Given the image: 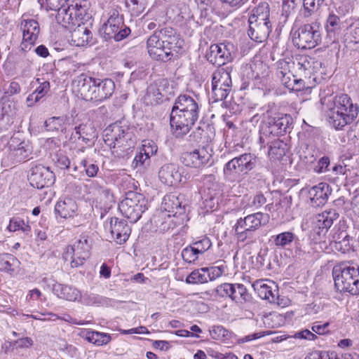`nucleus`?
<instances>
[{
  "mask_svg": "<svg viewBox=\"0 0 359 359\" xmlns=\"http://www.w3.org/2000/svg\"><path fill=\"white\" fill-rule=\"evenodd\" d=\"M146 44L151 59L167 62L179 57L184 51V41L172 27H158L148 37Z\"/></svg>",
  "mask_w": 359,
  "mask_h": 359,
  "instance_id": "nucleus-1",
  "label": "nucleus"
},
{
  "mask_svg": "<svg viewBox=\"0 0 359 359\" xmlns=\"http://www.w3.org/2000/svg\"><path fill=\"white\" fill-rule=\"evenodd\" d=\"M198 104L190 95H180L170 115L171 129L177 135H187L198 118Z\"/></svg>",
  "mask_w": 359,
  "mask_h": 359,
  "instance_id": "nucleus-2",
  "label": "nucleus"
},
{
  "mask_svg": "<svg viewBox=\"0 0 359 359\" xmlns=\"http://www.w3.org/2000/svg\"><path fill=\"white\" fill-rule=\"evenodd\" d=\"M328 110L330 124L335 129L341 130L357 118L359 106L347 94H340L335 95V100Z\"/></svg>",
  "mask_w": 359,
  "mask_h": 359,
  "instance_id": "nucleus-3",
  "label": "nucleus"
},
{
  "mask_svg": "<svg viewBox=\"0 0 359 359\" xmlns=\"http://www.w3.org/2000/svg\"><path fill=\"white\" fill-rule=\"evenodd\" d=\"M212 152L208 136H194L189 149L182 153L180 161L186 167L201 169L209 163Z\"/></svg>",
  "mask_w": 359,
  "mask_h": 359,
  "instance_id": "nucleus-4",
  "label": "nucleus"
},
{
  "mask_svg": "<svg viewBox=\"0 0 359 359\" xmlns=\"http://www.w3.org/2000/svg\"><path fill=\"white\" fill-rule=\"evenodd\" d=\"M332 276L338 290L359 294V266L337 264L333 267Z\"/></svg>",
  "mask_w": 359,
  "mask_h": 359,
  "instance_id": "nucleus-5",
  "label": "nucleus"
},
{
  "mask_svg": "<svg viewBox=\"0 0 359 359\" xmlns=\"http://www.w3.org/2000/svg\"><path fill=\"white\" fill-rule=\"evenodd\" d=\"M148 209V200L144 194L129 191L118 204L121 215L131 223H136Z\"/></svg>",
  "mask_w": 359,
  "mask_h": 359,
  "instance_id": "nucleus-6",
  "label": "nucleus"
},
{
  "mask_svg": "<svg viewBox=\"0 0 359 359\" xmlns=\"http://www.w3.org/2000/svg\"><path fill=\"white\" fill-rule=\"evenodd\" d=\"M269 221V216L261 212L250 214L237 219L233 226L234 236L238 243H244L252 238L253 233Z\"/></svg>",
  "mask_w": 359,
  "mask_h": 359,
  "instance_id": "nucleus-7",
  "label": "nucleus"
},
{
  "mask_svg": "<svg viewBox=\"0 0 359 359\" xmlns=\"http://www.w3.org/2000/svg\"><path fill=\"white\" fill-rule=\"evenodd\" d=\"M130 32V29L124 24L123 15H120L116 8L109 11L107 20L99 29L100 36L105 41L114 39L115 41H121Z\"/></svg>",
  "mask_w": 359,
  "mask_h": 359,
  "instance_id": "nucleus-8",
  "label": "nucleus"
},
{
  "mask_svg": "<svg viewBox=\"0 0 359 359\" xmlns=\"http://www.w3.org/2000/svg\"><path fill=\"white\" fill-rule=\"evenodd\" d=\"M90 245L86 236L72 241L65 248L62 257L71 268L83 266L90 256Z\"/></svg>",
  "mask_w": 359,
  "mask_h": 359,
  "instance_id": "nucleus-9",
  "label": "nucleus"
},
{
  "mask_svg": "<svg viewBox=\"0 0 359 359\" xmlns=\"http://www.w3.org/2000/svg\"><path fill=\"white\" fill-rule=\"evenodd\" d=\"M88 4L86 0H71L67 8L57 10V22L65 28H70L81 22L87 14Z\"/></svg>",
  "mask_w": 359,
  "mask_h": 359,
  "instance_id": "nucleus-10",
  "label": "nucleus"
},
{
  "mask_svg": "<svg viewBox=\"0 0 359 359\" xmlns=\"http://www.w3.org/2000/svg\"><path fill=\"white\" fill-rule=\"evenodd\" d=\"M321 29L318 20L304 24L294 33L292 41L298 48H313L321 42Z\"/></svg>",
  "mask_w": 359,
  "mask_h": 359,
  "instance_id": "nucleus-11",
  "label": "nucleus"
},
{
  "mask_svg": "<svg viewBox=\"0 0 359 359\" xmlns=\"http://www.w3.org/2000/svg\"><path fill=\"white\" fill-rule=\"evenodd\" d=\"M232 81L229 68H220L212 76V102L224 100L231 91Z\"/></svg>",
  "mask_w": 359,
  "mask_h": 359,
  "instance_id": "nucleus-12",
  "label": "nucleus"
},
{
  "mask_svg": "<svg viewBox=\"0 0 359 359\" xmlns=\"http://www.w3.org/2000/svg\"><path fill=\"white\" fill-rule=\"evenodd\" d=\"M339 217V213L334 209L325 210L315 217L313 232L311 233L315 243H325V236L334 222Z\"/></svg>",
  "mask_w": 359,
  "mask_h": 359,
  "instance_id": "nucleus-13",
  "label": "nucleus"
},
{
  "mask_svg": "<svg viewBox=\"0 0 359 359\" xmlns=\"http://www.w3.org/2000/svg\"><path fill=\"white\" fill-rule=\"evenodd\" d=\"M235 51V46L231 42L212 44L206 53L205 57L212 65L222 66L233 59Z\"/></svg>",
  "mask_w": 359,
  "mask_h": 359,
  "instance_id": "nucleus-14",
  "label": "nucleus"
},
{
  "mask_svg": "<svg viewBox=\"0 0 359 359\" xmlns=\"http://www.w3.org/2000/svg\"><path fill=\"white\" fill-rule=\"evenodd\" d=\"M250 154H244L233 158L227 162L224 167V174L229 180H235L241 175L247 174L254 167Z\"/></svg>",
  "mask_w": 359,
  "mask_h": 359,
  "instance_id": "nucleus-15",
  "label": "nucleus"
},
{
  "mask_svg": "<svg viewBox=\"0 0 359 359\" xmlns=\"http://www.w3.org/2000/svg\"><path fill=\"white\" fill-rule=\"evenodd\" d=\"M22 32V41L20 45V50L25 53L35 44L39 32V22L34 19L22 20L20 23Z\"/></svg>",
  "mask_w": 359,
  "mask_h": 359,
  "instance_id": "nucleus-16",
  "label": "nucleus"
},
{
  "mask_svg": "<svg viewBox=\"0 0 359 359\" xmlns=\"http://www.w3.org/2000/svg\"><path fill=\"white\" fill-rule=\"evenodd\" d=\"M8 146L10 155L15 162H23L29 159L32 154L33 147L29 140H21L17 136H11Z\"/></svg>",
  "mask_w": 359,
  "mask_h": 359,
  "instance_id": "nucleus-17",
  "label": "nucleus"
},
{
  "mask_svg": "<svg viewBox=\"0 0 359 359\" xmlns=\"http://www.w3.org/2000/svg\"><path fill=\"white\" fill-rule=\"evenodd\" d=\"M252 287L257 295L262 299L272 304L280 305L278 285L273 280L259 279L252 283Z\"/></svg>",
  "mask_w": 359,
  "mask_h": 359,
  "instance_id": "nucleus-18",
  "label": "nucleus"
},
{
  "mask_svg": "<svg viewBox=\"0 0 359 359\" xmlns=\"http://www.w3.org/2000/svg\"><path fill=\"white\" fill-rule=\"evenodd\" d=\"M96 82L97 78L81 74L74 79L72 83L77 88L83 100L96 102Z\"/></svg>",
  "mask_w": 359,
  "mask_h": 359,
  "instance_id": "nucleus-19",
  "label": "nucleus"
},
{
  "mask_svg": "<svg viewBox=\"0 0 359 359\" xmlns=\"http://www.w3.org/2000/svg\"><path fill=\"white\" fill-rule=\"evenodd\" d=\"M110 232L114 241L117 244L123 245L128 240L131 233V228L126 221L117 217H111Z\"/></svg>",
  "mask_w": 359,
  "mask_h": 359,
  "instance_id": "nucleus-20",
  "label": "nucleus"
},
{
  "mask_svg": "<svg viewBox=\"0 0 359 359\" xmlns=\"http://www.w3.org/2000/svg\"><path fill=\"white\" fill-rule=\"evenodd\" d=\"M169 83L166 79H158L147 88V97L151 104H158L168 99Z\"/></svg>",
  "mask_w": 359,
  "mask_h": 359,
  "instance_id": "nucleus-21",
  "label": "nucleus"
},
{
  "mask_svg": "<svg viewBox=\"0 0 359 359\" xmlns=\"http://www.w3.org/2000/svg\"><path fill=\"white\" fill-rule=\"evenodd\" d=\"M293 65L301 73L307 76L316 72V69L321 67V62L307 55L297 54L293 58Z\"/></svg>",
  "mask_w": 359,
  "mask_h": 359,
  "instance_id": "nucleus-22",
  "label": "nucleus"
},
{
  "mask_svg": "<svg viewBox=\"0 0 359 359\" xmlns=\"http://www.w3.org/2000/svg\"><path fill=\"white\" fill-rule=\"evenodd\" d=\"M249 29L248 34L250 38L258 43L265 41L272 30L271 21L264 22H248Z\"/></svg>",
  "mask_w": 359,
  "mask_h": 359,
  "instance_id": "nucleus-23",
  "label": "nucleus"
},
{
  "mask_svg": "<svg viewBox=\"0 0 359 359\" xmlns=\"http://www.w3.org/2000/svg\"><path fill=\"white\" fill-rule=\"evenodd\" d=\"M53 292L58 298L69 302L79 301L82 297L81 292L76 287L58 283L53 285Z\"/></svg>",
  "mask_w": 359,
  "mask_h": 359,
  "instance_id": "nucleus-24",
  "label": "nucleus"
},
{
  "mask_svg": "<svg viewBox=\"0 0 359 359\" xmlns=\"http://www.w3.org/2000/svg\"><path fill=\"white\" fill-rule=\"evenodd\" d=\"M331 191L325 182H320L313 187L309 191L311 203L314 206L323 205L327 201Z\"/></svg>",
  "mask_w": 359,
  "mask_h": 359,
  "instance_id": "nucleus-25",
  "label": "nucleus"
},
{
  "mask_svg": "<svg viewBox=\"0 0 359 359\" xmlns=\"http://www.w3.org/2000/svg\"><path fill=\"white\" fill-rule=\"evenodd\" d=\"M78 205L71 198L60 199L55 205V212L61 218L68 219L76 215Z\"/></svg>",
  "mask_w": 359,
  "mask_h": 359,
  "instance_id": "nucleus-26",
  "label": "nucleus"
},
{
  "mask_svg": "<svg viewBox=\"0 0 359 359\" xmlns=\"http://www.w3.org/2000/svg\"><path fill=\"white\" fill-rule=\"evenodd\" d=\"M160 180L168 186H176L181 181V174L172 164L164 165L158 172Z\"/></svg>",
  "mask_w": 359,
  "mask_h": 359,
  "instance_id": "nucleus-27",
  "label": "nucleus"
},
{
  "mask_svg": "<svg viewBox=\"0 0 359 359\" xmlns=\"http://www.w3.org/2000/svg\"><path fill=\"white\" fill-rule=\"evenodd\" d=\"M96 102H101L111 96L115 88L114 82L110 79H97Z\"/></svg>",
  "mask_w": 359,
  "mask_h": 359,
  "instance_id": "nucleus-28",
  "label": "nucleus"
},
{
  "mask_svg": "<svg viewBox=\"0 0 359 359\" xmlns=\"http://www.w3.org/2000/svg\"><path fill=\"white\" fill-rule=\"evenodd\" d=\"M76 25L77 27L72 32V41L76 46H84L91 41L93 34L83 24L81 25L80 22Z\"/></svg>",
  "mask_w": 359,
  "mask_h": 359,
  "instance_id": "nucleus-29",
  "label": "nucleus"
},
{
  "mask_svg": "<svg viewBox=\"0 0 359 359\" xmlns=\"http://www.w3.org/2000/svg\"><path fill=\"white\" fill-rule=\"evenodd\" d=\"M351 237L345 231L338 230L332 236L331 243H334V248L342 252L346 253L350 252L353 246L350 243Z\"/></svg>",
  "mask_w": 359,
  "mask_h": 359,
  "instance_id": "nucleus-30",
  "label": "nucleus"
},
{
  "mask_svg": "<svg viewBox=\"0 0 359 359\" xmlns=\"http://www.w3.org/2000/svg\"><path fill=\"white\" fill-rule=\"evenodd\" d=\"M161 212H167L172 215H180L184 212L178 196L173 194H166L161 203Z\"/></svg>",
  "mask_w": 359,
  "mask_h": 359,
  "instance_id": "nucleus-31",
  "label": "nucleus"
},
{
  "mask_svg": "<svg viewBox=\"0 0 359 359\" xmlns=\"http://www.w3.org/2000/svg\"><path fill=\"white\" fill-rule=\"evenodd\" d=\"M290 62L291 60L290 58H284L279 60L276 63V76L283 86L289 83L292 76L294 77L290 71Z\"/></svg>",
  "mask_w": 359,
  "mask_h": 359,
  "instance_id": "nucleus-32",
  "label": "nucleus"
},
{
  "mask_svg": "<svg viewBox=\"0 0 359 359\" xmlns=\"http://www.w3.org/2000/svg\"><path fill=\"white\" fill-rule=\"evenodd\" d=\"M81 336L85 337L88 342L98 346L107 345L111 340V337L109 334L90 330H83L81 332Z\"/></svg>",
  "mask_w": 359,
  "mask_h": 359,
  "instance_id": "nucleus-33",
  "label": "nucleus"
},
{
  "mask_svg": "<svg viewBox=\"0 0 359 359\" xmlns=\"http://www.w3.org/2000/svg\"><path fill=\"white\" fill-rule=\"evenodd\" d=\"M270 20V8L266 2L260 3L252 9L248 22H264Z\"/></svg>",
  "mask_w": 359,
  "mask_h": 359,
  "instance_id": "nucleus-34",
  "label": "nucleus"
},
{
  "mask_svg": "<svg viewBox=\"0 0 359 359\" xmlns=\"http://www.w3.org/2000/svg\"><path fill=\"white\" fill-rule=\"evenodd\" d=\"M69 124L62 117H51L47 119L44 123V127L46 132L65 133Z\"/></svg>",
  "mask_w": 359,
  "mask_h": 359,
  "instance_id": "nucleus-35",
  "label": "nucleus"
},
{
  "mask_svg": "<svg viewBox=\"0 0 359 359\" xmlns=\"http://www.w3.org/2000/svg\"><path fill=\"white\" fill-rule=\"evenodd\" d=\"M273 128L276 130V135L290 134L293 128L292 116L285 114L277 119L273 118Z\"/></svg>",
  "mask_w": 359,
  "mask_h": 359,
  "instance_id": "nucleus-36",
  "label": "nucleus"
},
{
  "mask_svg": "<svg viewBox=\"0 0 359 359\" xmlns=\"http://www.w3.org/2000/svg\"><path fill=\"white\" fill-rule=\"evenodd\" d=\"M19 264L18 259L11 254L0 255V271L12 275L15 272Z\"/></svg>",
  "mask_w": 359,
  "mask_h": 359,
  "instance_id": "nucleus-37",
  "label": "nucleus"
},
{
  "mask_svg": "<svg viewBox=\"0 0 359 359\" xmlns=\"http://www.w3.org/2000/svg\"><path fill=\"white\" fill-rule=\"evenodd\" d=\"M96 207L100 208H105L114 202V195L112 191L105 187L100 191V193L91 201Z\"/></svg>",
  "mask_w": 359,
  "mask_h": 359,
  "instance_id": "nucleus-38",
  "label": "nucleus"
},
{
  "mask_svg": "<svg viewBox=\"0 0 359 359\" xmlns=\"http://www.w3.org/2000/svg\"><path fill=\"white\" fill-rule=\"evenodd\" d=\"M6 230L11 233L21 231L25 233H29L31 231V226L28 222H25L23 219L13 217L10 219Z\"/></svg>",
  "mask_w": 359,
  "mask_h": 359,
  "instance_id": "nucleus-39",
  "label": "nucleus"
},
{
  "mask_svg": "<svg viewBox=\"0 0 359 359\" xmlns=\"http://www.w3.org/2000/svg\"><path fill=\"white\" fill-rule=\"evenodd\" d=\"M205 267L195 269L186 278V283L189 284H203L208 282Z\"/></svg>",
  "mask_w": 359,
  "mask_h": 359,
  "instance_id": "nucleus-40",
  "label": "nucleus"
},
{
  "mask_svg": "<svg viewBox=\"0 0 359 359\" xmlns=\"http://www.w3.org/2000/svg\"><path fill=\"white\" fill-rule=\"evenodd\" d=\"M231 299L237 303L243 304L249 301L250 294L244 285L241 283L233 284Z\"/></svg>",
  "mask_w": 359,
  "mask_h": 359,
  "instance_id": "nucleus-41",
  "label": "nucleus"
},
{
  "mask_svg": "<svg viewBox=\"0 0 359 359\" xmlns=\"http://www.w3.org/2000/svg\"><path fill=\"white\" fill-rule=\"evenodd\" d=\"M177 215L167 212H161L158 215V222H161L160 227L161 229L163 231L173 229L177 226Z\"/></svg>",
  "mask_w": 359,
  "mask_h": 359,
  "instance_id": "nucleus-42",
  "label": "nucleus"
},
{
  "mask_svg": "<svg viewBox=\"0 0 359 359\" xmlns=\"http://www.w3.org/2000/svg\"><path fill=\"white\" fill-rule=\"evenodd\" d=\"M103 187L104 186L97 180H86V183L84 184V191L88 196V199L92 201Z\"/></svg>",
  "mask_w": 359,
  "mask_h": 359,
  "instance_id": "nucleus-43",
  "label": "nucleus"
},
{
  "mask_svg": "<svg viewBox=\"0 0 359 359\" xmlns=\"http://www.w3.org/2000/svg\"><path fill=\"white\" fill-rule=\"evenodd\" d=\"M341 24L339 17L332 12L327 18L325 28L328 34H334L341 29Z\"/></svg>",
  "mask_w": 359,
  "mask_h": 359,
  "instance_id": "nucleus-44",
  "label": "nucleus"
},
{
  "mask_svg": "<svg viewBox=\"0 0 359 359\" xmlns=\"http://www.w3.org/2000/svg\"><path fill=\"white\" fill-rule=\"evenodd\" d=\"M129 127L126 120L117 121L110 124L104 130L105 135L114 133V135H124L129 133Z\"/></svg>",
  "mask_w": 359,
  "mask_h": 359,
  "instance_id": "nucleus-45",
  "label": "nucleus"
},
{
  "mask_svg": "<svg viewBox=\"0 0 359 359\" xmlns=\"http://www.w3.org/2000/svg\"><path fill=\"white\" fill-rule=\"evenodd\" d=\"M202 256L200 250L196 249L191 243L184 248L182 251L183 260L189 264H194Z\"/></svg>",
  "mask_w": 359,
  "mask_h": 359,
  "instance_id": "nucleus-46",
  "label": "nucleus"
},
{
  "mask_svg": "<svg viewBox=\"0 0 359 359\" xmlns=\"http://www.w3.org/2000/svg\"><path fill=\"white\" fill-rule=\"evenodd\" d=\"M346 40L350 43H359V20L348 25L345 33Z\"/></svg>",
  "mask_w": 359,
  "mask_h": 359,
  "instance_id": "nucleus-47",
  "label": "nucleus"
},
{
  "mask_svg": "<svg viewBox=\"0 0 359 359\" xmlns=\"http://www.w3.org/2000/svg\"><path fill=\"white\" fill-rule=\"evenodd\" d=\"M126 6L130 10L131 15L135 17L142 14L146 8V0H126Z\"/></svg>",
  "mask_w": 359,
  "mask_h": 359,
  "instance_id": "nucleus-48",
  "label": "nucleus"
},
{
  "mask_svg": "<svg viewBox=\"0 0 359 359\" xmlns=\"http://www.w3.org/2000/svg\"><path fill=\"white\" fill-rule=\"evenodd\" d=\"M320 97V103L327 109L330 108L332 104L335 100V95H333V89L332 87H327L321 90L319 94Z\"/></svg>",
  "mask_w": 359,
  "mask_h": 359,
  "instance_id": "nucleus-49",
  "label": "nucleus"
},
{
  "mask_svg": "<svg viewBox=\"0 0 359 359\" xmlns=\"http://www.w3.org/2000/svg\"><path fill=\"white\" fill-rule=\"evenodd\" d=\"M29 180L30 184L36 189H41L48 186V182L43 177L41 172H34L31 174Z\"/></svg>",
  "mask_w": 359,
  "mask_h": 359,
  "instance_id": "nucleus-50",
  "label": "nucleus"
},
{
  "mask_svg": "<svg viewBox=\"0 0 359 359\" xmlns=\"http://www.w3.org/2000/svg\"><path fill=\"white\" fill-rule=\"evenodd\" d=\"M191 245H193L196 249H198L202 255L210 249L212 245L210 239L206 236L198 238L196 241L192 242Z\"/></svg>",
  "mask_w": 359,
  "mask_h": 359,
  "instance_id": "nucleus-51",
  "label": "nucleus"
},
{
  "mask_svg": "<svg viewBox=\"0 0 359 359\" xmlns=\"http://www.w3.org/2000/svg\"><path fill=\"white\" fill-rule=\"evenodd\" d=\"M294 236L289 231L283 232L278 234L274 238V243L276 246L284 247L290 244L294 240Z\"/></svg>",
  "mask_w": 359,
  "mask_h": 359,
  "instance_id": "nucleus-52",
  "label": "nucleus"
},
{
  "mask_svg": "<svg viewBox=\"0 0 359 359\" xmlns=\"http://www.w3.org/2000/svg\"><path fill=\"white\" fill-rule=\"evenodd\" d=\"M226 266L222 264L217 266L205 267L207 276H209L208 281L215 280L221 277L225 272Z\"/></svg>",
  "mask_w": 359,
  "mask_h": 359,
  "instance_id": "nucleus-53",
  "label": "nucleus"
},
{
  "mask_svg": "<svg viewBox=\"0 0 359 359\" xmlns=\"http://www.w3.org/2000/svg\"><path fill=\"white\" fill-rule=\"evenodd\" d=\"M81 165L83 167L85 174L88 177H95L99 172V167L96 163L88 161L86 159H83L81 161Z\"/></svg>",
  "mask_w": 359,
  "mask_h": 359,
  "instance_id": "nucleus-54",
  "label": "nucleus"
},
{
  "mask_svg": "<svg viewBox=\"0 0 359 359\" xmlns=\"http://www.w3.org/2000/svg\"><path fill=\"white\" fill-rule=\"evenodd\" d=\"M285 86L287 88L291 89L294 91H302L306 88H310L311 86H309L307 84V81H304L302 79H290L287 84H285Z\"/></svg>",
  "mask_w": 359,
  "mask_h": 359,
  "instance_id": "nucleus-55",
  "label": "nucleus"
},
{
  "mask_svg": "<svg viewBox=\"0 0 359 359\" xmlns=\"http://www.w3.org/2000/svg\"><path fill=\"white\" fill-rule=\"evenodd\" d=\"M321 4H318L316 0H303L304 18H309L320 8Z\"/></svg>",
  "mask_w": 359,
  "mask_h": 359,
  "instance_id": "nucleus-56",
  "label": "nucleus"
},
{
  "mask_svg": "<svg viewBox=\"0 0 359 359\" xmlns=\"http://www.w3.org/2000/svg\"><path fill=\"white\" fill-rule=\"evenodd\" d=\"M259 135H276V130L273 128V119L262 121L259 123Z\"/></svg>",
  "mask_w": 359,
  "mask_h": 359,
  "instance_id": "nucleus-57",
  "label": "nucleus"
},
{
  "mask_svg": "<svg viewBox=\"0 0 359 359\" xmlns=\"http://www.w3.org/2000/svg\"><path fill=\"white\" fill-rule=\"evenodd\" d=\"M233 284L231 283H222L217 287L215 292L219 297H230L231 299L233 294Z\"/></svg>",
  "mask_w": 359,
  "mask_h": 359,
  "instance_id": "nucleus-58",
  "label": "nucleus"
},
{
  "mask_svg": "<svg viewBox=\"0 0 359 359\" xmlns=\"http://www.w3.org/2000/svg\"><path fill=\"white\" fill-rule=\"evenodd\" d=\"M228 334V331L221 325L212 326L210 330V337L215 340L224 339Z\"/></svg>",
  "mask_w": 359,
  "mask_h": 359,
  "instance_id": "nucleus-59",
  "label": "nucleus"
},
{
  "mask_svg": "<svg viewBox=\"0 0 359 359\" xmlns=\"http://www.w3.org/2000/svg\"><path fill=\"white\" fill-rule=\"evenodd\" d=\"M140 149L147 154V156H151L157 151V145L152 140H144Z\"/></svg>",
  "mask_w": 359,
  "mask_h": 359,
  "instance_id": "nucleus-60",
  "label": "nucleus"
},
{
  "mask_svg": "<svg viewBox=\"0 0 359 359\" xmlns=\"http://www.w3.org/2000/svg\"><path fill=\"white\" fill-rule=\"evenodd\" d=\"M293 337L298 339H306L309 341H315L317 339V336L313 333V331H310L307 329L300 330L296 332Z\"/></svg>",
  "mask_w": 359,
  "mask_h": 359,
  "instance_id": "nucleus-61",
  "label": "nucleus"
},
{
  "mask_svg": "<svg viewBox=\"0 0 359 359\" xmlns=\"http://www.w3.org/2000/svg\"><path fill=\"white\" fill-rule=\"evenodd\" d=\"M22 59V57L20 54L11 53L8 55L4 66L7 67L13 65L14 68H16L17 67H20Z\"/></svg>",
  "mask_w": 359,
  "mask_h": 359,
  "instance_id": "nucleus-62",
  "label": "nucleus"
},
{
  "mask_svg": "<svg viewBox=\"0 0 359 359\" xmlns=\"http://www.w3.org/2000/svg\"><path fill=\"white\" fill-rule=\"evenodd\" d=\"M330 165V158L327 156H323L319 159L315 168V171L317 172H323L327 170Z\"/></svg>",
  "mask_w": 359,
  "mask_h": 359,
  "instance_id": "nucleus-63",
  "label": "nucleus"
},
{
  "mask_svg": "<svg viewBox=\"0 0 359 359\" xmlns=\"http://www.w3.org/2000/svg\"><path fill=\"white\" fill-rule=\"evenodd\" d=\"M210 355L214 359H238V357L231 352L222 353L219 351H212Z\"/></svg>",
  "mask_w": 359,
  "mask_h": 359,
  "instance_id": "nucleus-64",
  "label": "nucleus"
}]
</instances>
